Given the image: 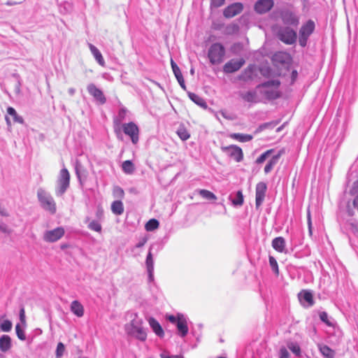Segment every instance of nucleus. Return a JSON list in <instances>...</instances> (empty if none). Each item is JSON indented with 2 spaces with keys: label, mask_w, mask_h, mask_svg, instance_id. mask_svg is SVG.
I'll return each instance as SVG.
<instances>
[{
  "label": "nucleus",
  "mask_w": 358,
  "mask_h": 358,
  "mask_svg": "<svg viewBox=\"0 0 358 358\" xmlns=\"http://www.w3.org/2000/svg\"><path fill=\"white\" fill-rule=\"evenodd\" d=\"M130 317L131 322L125 327L127 334L141 342L145 341L147 329L143 326V320L136 313H131Z\"/></svg>",
  "instance_id": "obj_1"
},
{
  "label": "nucleus",
  "mask_w": 358,
  "mask_h": 358,
  "mask_svg": "<svg viewBox=\"0 0 358 358\" xmlns=\"http://www.w3.org/2000/svg\"><path fill=\"white\" fill-rule=\"evenodd\" d=\"M222 151L228 157L234 159L236 162H240L243 159V152L242 149L236 145H230L229 146H222Z\"/></svg>",
  "instance_id": "obj_7"
},
{
  "label": "nucleus",
  "mask_w": 358,
  "mask_h": 358,
  "mask_svg": "<svg viewBox=\"0 0 358 358\" xmlns=\"http://www.w3.org/2000/svg\"><path fill=\"white\" fill-rule=\"evenodd\" d=\"M309 37L299 35V42L301 46L305 47L307 44V41Z\"/></svg>",
  "instance_id": "obj_53"
},
{
  "label": "nucleus",
  "mask_w": 358,
  "mask_h": 358,
  "mask_svg": "<svg viewBox=\"0 0 358 358\" xmlns=\"http://www.w3.org/2000/svg\"><path fill=\"white\" fill-rule=\"evenodd\" d=\"M87 90L89 94L100 104H104L106 102V98L105 97L103 92L96 87L94 84H89L87 87Z\"/></svg>",
  "instance_id": "obj_13"
},
{
  "label": "nucleus",
  "mask_w": 358,
  "mask_h": 358,
  "mask_svg": "<svg viewBox=\"0 0 358 358\" xmlns=\"http://www.w3.org/2000/svg\"><path fill=\"white\" fill-rule=\"evenodd\" d=\"M148 321L150 327L157 336L162 338L164 336V331L157 320L154 317H149Z\"/></svg>",
  "instance_id": "obj_20"
},
{
  "label": "nucleus",
  "mask_w": 358,
  "mask_h": 358,
  "mask_svg": "<svg viewBox=\"0 0 358 358\" xmlns=\"http://www.w3.org/2000/svg\"><path fill=\"white\" fill-rule=\"evenodd\" d=\"M280 82L278 80H271L257 86V89H263L262 93L268 99H275L280 96L278 91Z\"/></svg>",
  "instance_id": "obj_4"
},
{
  "label": "nucleus",
  "mask_w": 358,
  "mask_h": 358,
  "mask_svg": "<svg viewBox=\"0 0 358 358\" xmlns=\"http://www.w3.org/2000/svg\"><path fill=\"white\" fill-rule=\"evenodd\" d=\"M20 320L22 323H25V313L24 308H22L20 311Z\"/></svg>",
  "instance_id": "obj_55"
},
{
  "label": "nucleus",
  "mask_w": 358,
  "mask_h": 358,
  "mask_svg": "<svg viewBox=\"0 0 358 358\" xmlns=\"http://www.w3.org/2000/svg\"><path fill=\"white\" fill-rule=\"evenodd\" d=\"M243 9L241 3H234L228 6L223 11V15L227 18H231L239 14Z\"/></svg>",
  "instance_id": "obj_14"
},
{
  "label": "nucleus",
  "mask_w": 358,
  "mask_h": 358,
  "mask_svg": "<svg viewBox=\"0 0 358 358\" xmlns=\"http://www.w3.org/2000/svg\"><path fill=\"white\" fill-rule=\"evenodd\" d=\"M37 198L41 206L51 214H55L57 210L56 203L51 194L43 188L37 190Z\"/></svg>",
  "instance_id": "obj_3"
},
{
  "label": "nucleus",
  "mask_w": 358,
  "mask_h": 358,
  "mask_svg": "<svg viewBox=\"0 0 358 358\" xmlns=\"http://www.w3.org/2000/svg\"><path fill=\"white\" fill-rule=\"evenodd\" d=\"M65 347L62 343H59L56 349V356L57 358H60L64 352Z\"/></svg>",
  "instance_id": "obj_49"
},
{
  "label": "nucleus",
  "mask_w": 358,
  "mask_h": 358,
  "mask_svg": "<svg viewBox=\"0 0 358 358\" xmlns=\"http://www.w3.org/2000/svg\"><path fill=\"white\" fill-rule=\"evenodd\" d=\"M267 189L266 184L264 182H258L255 189V205L256 208L262 206L266 195Z\"/></svg>",
  "instance_id": "obj_12"
},
{
  "label": "nucleus",
  "mask_w": 358,
  "mask_h": 358,
  "mask_svg": "<svg viewBox=\"0 0 358 358\" xmlns=\"http://www.w3.org/2000/svg\"><path fill=\"white\" fill-rule=\"evenodd\" d=\"M319 316H320V319L321 320V321L323 322L324 323H325L327 326H329V327L334 326V323L330 321V320L329 318V315L327 312L322 311V312L320 313Z\"/></svg>",
  "instance_id": "obj_41"
},
{
  "label": "nucleus",
  "mask_w": 358,
  "mask_h": 358,
  "mask_svg": "<svg viewBox=\"0 0 358 358\" xmlns=\"http://www.w3.org/2000/svg\"><path fill=\"white\" fill-rule=\"evenodd\" d=\"M239 95L245 101L249 103H256L257 101V94L255 90L245 92H242L239 93Z\"/></svg>",
  "instance_id": "obj_24"
},
{
  "label": "nucleus",
  "mask_w": 358,
  "mask_h": 358,
  "mask_svg": "<svg viewBox=\"0 0 358 358\" xmlns=\"http://www.w3.org/2000/svg\"><path fill=\"white\" fill-rule=\"evenodd\" d=\"M112 212L117 215H120L124 212V206L121 201H115L111 204Z\"/></svg>",
  "instance_id": "obj_33"
},
{
  "label": "nucleus",
  "mask_w": 358,
  "mask_h": 358,
  "mask_svg": "<svg viewBox=\"0 0 358 358\" xmlns=\"http://www.w3.org/2000/svg\"><path fill=\"white\" fill-rule=\"evenodd\" d=\"M68 92L71 96H73L76 92V90L73 87H71L68 90Z\"/></svg>",
  "instance_id": "obj_58"
},
{
  "label": "nucleus",
  "mask_w": 358,
  "mask_h": 358,
  "mask_svg": "<svg viewBox=\"0 0 358 358\" xmlns=\"http://www.w3.org/2000/svg\"><path fill=\"white\" fill-rule=\"evenodd\" d=\"M71 310L77 317H80L84 315L83 306L78 301H73L71 304Z\"/></svg>",
  "instance_id": "obj_25"
},
{
  "label": "nucleus",
  "mask_w": 358,
  "mask_h": 358,
  "mask_svg": "<svg viewBox=\"0 0 358 358\" xmlns=\"http://www.w3.org/2000/svg\"><path fill=\"white\" fill-rule=\"evenodd\" d=\"M282 20L285 24L296 26L299 24V18L292 13H285L282 16Z\"/></svg>",
  "instance_id": "obj_29"
},
{
  "label": "nucleus",
  "mask_w": 358,
  "mask_h": 358,
  "mask_svg": "<svg viewBox=\"0 0 358 358\" xmlns=\"http://www.w3.org/2000/svg\"><path fill=\"white\" fill-rule=\"evenodd\" d=\"M285 238L281 236L276 237L272 241V247L279 252H285Z\"/></svg>",
  "instance_id": "obj_23"
},
{
  "label": "nucleus",
  "mask_w": 358,
  "mask_h": 358,
  "mask_svg": "<svg viewBox=\"0 0 358 358\" xmlns=\"http://www.w3.org/2000/svg\"><path fill=\"white\" fill-rule=\"evenodd\" d=\"M177 134L183 141H187L190 137L189 133L184 127H180L178 129Z\"/></svg>",
  "instance_id": "obj_39"
},
{
  "label": "nucleus",
  "mask_w": 358,
  "mask_h": 358,
  "mask_svg": "<svg viewBox=\"0 0 358 358\" xmlns=\"http://www.w3.org/2000/svg\"><path fill=\"white\" fill-rule=\"evenodd\" d=\"M245 63L243 58L232 59L223 66V71L226 73H231L238 71Z\"/></svg>",
  "instance_id": "obj_11"
},
{
  "label": "nucleus",
  "mask_w": 358,
  "mask_h": 358,
  "mask_svg": "<svg viewBox=\"0 0 358 358\" xmlns=\"http://www.w3.org/2000/svg\"><path fill=\"white\" fill-rule=\"evenodd\" d=\"M255 72V66L253 65H250L248 66L239 76V80L243 81H248L253 78Z\"/></svg>",
  "instance_id": "obj_26"
},
{
  "label": "nucleus",
  "mask_w": 358,
  "mask_h": 358,
  "mask_svg": "<svg viewBox=\"0 0 358 358\" xmlns=\"http://www.w3.org/2000/svg\"><path fill=\"white\" fill-rule=\"evenodd\" d=\"M225 0H211L210 5L213 7L218 8L222 6Z\"/></svg>",
  "instance_id": "obj_52"
},
{
  "label": "nucleus",
  "mask_w": 358,
  "mask_h": 358,
  "mask_svg": "<svg viewBox=\"0 0 358 358\" xmlns=\"http://www.w3.org/2000/svg\"><path fill=\"white\" fill-rule=\"evenodd\" d=\"M287 346L293 354H294L297 357H301V350L299 345L297 343L293 341H288L287 343Z\"/></svg>",
  "instance_id": "obj_34"
},
{
  "label": "nucleus",
  "mask_w": 358,
  "mask_h": 358,
  "mask_svg": "<svg viewBox=\"0 0 358 358\" xmlns=\"http://www.w3.org/2000/svg\"><path fill=\"white\" fill-rule=\"evenodd\" d=\"M269 264H270L272 271L276 275H278L279 269H278V262H277L276 259L272 256H269Z\"/></svg>",
  "instance_id": "obj_45"
},
{
  "label": "nucleus",
  "mask_w": 358,
  "mask_h": 358,
  "mask_svg": "<svg viewBox=\"0 0 358 358\" xmlns=\"http://www.w3.org/2000/svg\"><path fill=\"white\" fill-rule=\"evenodd\" d=\"M315 22L309 20L300 29L299 35L309 37L315 30Z\"/></svg>",
  "instance_id": "obj_19"
},
{
  "label": "nucleus",
  "mask_w": 358,
  "mask_h": 358,
  "mask_svg": "<svg viewBox=\"0 0 358 358\" xmlns=\"http://www.w3.org/2000/svg\"><path fill=\"white\" fill-rule=\"evenodd\" d=\"M229 137L238 141L240 142H248L252 139V136L250 134H239V133H233L229 135Z\"/></svg>",
  "instance_id": "obj_31"
},
{
  "label": "nucleus",
  "mask_w": 358,
  "mask_h": 358,
  "mask_svg": "<svg viewBox=\"0 0 358 358\" xmlns=\"http://www.w3.org/2000/svg\"><path fill=\"white\" fill-rule=\"evenodd\" d=\"M70 185V173L69 171L64 167L59 171L58 178L56 182L55 194L57 196H62L68 189Z\"/></svg>",
  "instance_id": "obj_6"
},
{
  "label": "nucleus",
  "mask_w": 358,
  "mask_h": 358,
  "mask_svg": "<svg viewBox=\"0 0 358 358\" xmlns=\"http://www.w3.org/2000/svg\"><path fill=\"white\" fill-rule=\"evenodd\" d=\"M188 96L196 105L199 106L200 107H201L204 109L207 108L208 105H207L206 102L202 97H201L198 94L192 93V92H189Z\"/></svg>",
  "instance_id": "obj_28"
},
{
  "label": "nucleus",
  "mask_w": 358,
  "mask_h": 358,
  "mask_svg": "<svg viewBox=\"0 0 358 358\" xmlns=\"http://www.w3.org/2000/svg\"><path fill=\"white\" fill-rule=\"evenodd\" d=\"M284 153V150H280L278 154L273 156L272 158L268 162L266 165L264 167V173L266 174L270 173L271 170L273 169V167L277 164V163L279 161V159L282 156V155Z\"/></svg>",
  "instance_id": "obj_21"
},
{
  "label": "nucleus",
  "mask_w": 358,
  "mask_h": 358,
  "mask_svg": "<svg viewBox=\"0 0 358 358\" xmlns=\"http://www.w3.org/2000/svg\"><path fill=\"white\" fill-rule=\"evenodd\" d=\"M171 65L174 73L176 78L177 79L180 86L183 89L186 90V85L185 84V80L182 76V74L180 71V69L178 66V65L173 62V59L171 60Z\"/></svg>",
  "instance_id": "obj_18"
},
{
  "label": "nucleus",
  "mask_w": 358,
  "mask_h": 358,
  "mask_svg": "<svg viewBox=\"0 0 358 358\" xmlns=\"http://www.w3.org/2000/svg\"><path fill=\"white\" fill-rule=\"evenodd\" d=\"M199 194L207 200H216L217 196L211 192L206 189H199Z\"/></svg>",
  "instance_id": "obj_40"
},
{
  "label": "nucleus",
  "mask_w": 358,
  "mask_h": 358,
  "mask_svg": "<svg viewBox=\"0 0 358 358\" xmlns=\"http://www.w3.org/2000/svg\"><path fill=\"white\" fill-rule=\"evenodd\" d=\"M145 266L148 273V278L150 281H152L154 279V260L150 249L145 259Z\"/></svg>",
  "instance_id": "obj_17"
},
{
  "label": "nucleus",
  "mask_w": 358,
  "mask_h": 358,
  "mask_svg": "<svg viewBox=\"0 0 358 358\" xmlns=\"http://www.w3.org/2000/svg\"><path fill=\"white\" fill-rule=\"evenodd\" d=\"M127 112V109L124 106L120 108L117 115L114 118V124L115 127L121 124L122 121L125 119Z\"/></svg>",
  "instance_id": "obj_30"
},
{
  "label": "nucleus",
  "mask_w": 358,
  "mask_h": 358,
  "mask_svg": "<svg viewBox=\"0 0 358 358\" xmlns=\"http://www.w3.org/2000/svg\"><path fill=\"white\" fill-rule=\"evenodd\" d=\"M15 331L17 338L21 341L26 339L25 334L24 330L21 328L20 325L17 324L15 327Z\"/></svg>",
  "instance_id": "obj_47"
},
{
  "label": "nucleus",
  "mask_w": 358,
  "mask_h": 358,
  "mask_svg": "<svg viewBox=\"0 0 358 358\" xmlns=\"http://www.w3.org/2000/svg\"><path fill=\"white\" fill-rule=\"evenodd\" d=\"M79 167H80V164H78V162H77L75 169H76V173L78 176V177H79Z\"/></svg>",
  "instance_id": "obj_59"
},
{
  "label": "nucleus",
  "mask_w": 358,
  "mask_h": 358,
  "mask_svg": "<svg viewBox=\"0 0 358 358\" xmlns=\"http://www.w3.org/2000/svg\"><path fill=\"white\" fill-rule=\"evenodd\" d=\"M88 46L91 51V53L92 54L98 64L101 66H104L106 62L99 49L91 43H89Z\"/></svg>",
  "instance_id": "obj_22"
},
{
  "label": "nucleus",
  "mask_w": 358,
  "mask_h": 358,
  "mask_svg": "<svg viewBox=\"0 0 358 358\" xmlns=\"http://www.w3.org/2000/svg\"><path fill=\"white\" fill-rule=\"evenodd\" d=\"M307 219H308V226L309 233H310V234H312V222H311L310 213L309 210L308 211Z\"/></svg>",
  "instance_id": "obj_54"
},
{
  "label": "nucleus",
  "mask_w": 358,
  "mask_h": 358,
  "mask_svg": "<svg viewBox=\"0 0 358 358\" xmlns=\"http://www.w3.org/2000/svg\"><path fill=\"white\" fill-rule=\"evenodd\" d=\"M12 322L10 320H6L1 324V330L3 332H8L12 329Z\"/></svg>",
  "instance_id": "obj_46"
},
{
  "label": "nucleus",
  "mask_w": 358,
  "mask_h": 358,
  "mask_svg": "<svg viewBox=\"0 0 358 358\" xmlns=\"http://www.w3.org/2000/svg\"><path fill=\"white\" fill-rule=\"evenodd\" d=\"M113 194L115 198L122 199L124 196V192L123 189L119 186H115L113 188Z\"/></svg>",
  "instance_id": "obj_42"
},
{
  "label": "nucleus",
  "mask_w": 358,
  "mask_h": 358,
  "mask_svg": "<svg viewBox=\"0 0 358 358\" xmlns=\"http://www.w3.org/2000/svg\"><path fill=\"white\" fill-rule=\"evenodd\" d=\"M278 36L279 39L283 43L292 45L296 40V33L290 27H282L278 31Z\"/></svg>",
  "instance_id": "obj_8"
},
{
  "label": "nucleus",
  "mask_w": 358,
  "mask_h": 358,
  "mask_svg": "<svg viewBox=\"0 0 358 358\" xmlns=\"http://www.w3.org/2000/svg\"><path fill=\"white\" fill-rule=\"evenodd\" d=\"M148 241V236H144L143 237H141L138 241V243H136V245L134 247V248L132 249V252H135V250L137 249V248H142L145 245V244L147 243V241Z\"/></svg>",
  "instance_id": "obj_48"
},
{
  "label": "nucleus",
  "mask_w": 358,
  "mask_h": 358,
  "mask_svg": "<svg viewBox=\"0 0 358 358\" xmlns=\"http://www.w3.org/2000/svg\"><path fill=\"white\" fill-rule=\"evenodd\" d=\"M7 113L8 114H9L10 115H11L13 118V121L15 122H17V123H20V124H23L24 123V119L22 116H20L17 115L16 110H15L14 108L13 107H8L7 108Z\"/></svg>",
  "instance_id": "obj_36"
},
{
  "label": "nucleus",
  "mask_w": 358,
  "mask_h": 358,
  "mask_svg": "<svg viewBox=\"0 0 358 358\" xmlns=\"http://www.w3.org/2000/svg\"><path fill=\"white\" fill-rule=\"evenodd\" d=\"M273 6V0H258L255 5V10L259 14L269 11Z\"/></svg>",
  "instance_id": "obj_16"
},
{
  "label": "nucleus",
  "mask_w": 358,
  "mask_h": 358,
  "mask_svg": "<svg viewBox=\"0 0 358 358\" xmlns=\"http://www.w3.org/2000/svg\"><path fill=\"white\" fill-rule=\"evenodd\" d=\"M159 226V222L156 219H150L145 225L147 231H152L157 229Z\"/></svg>",
  "instance_id": "obj_38"
},
{
  "label": "nucleus",
  "mask_w": 358,
  "mask_h": 358,
  "mask_svg": "<svg viewBox=\"0 0 358 358\" xmlns=\"http://www.w3.org/2000/svg\"><path fill=\"white\" fill-rule=\"evenodd\" d=\"M124 133L131 138L134 144H136L138 141L139 129L138 126L133 122L124 123L122 125Z\"/></svg>",
  "instance_id": "obj_9"
},
{
  "label": "nucleus",
  "mask_w": 358,
  "mask_h": 358,
  "mask_svg": "<svg viewBox=\"0 0 358 358\" xmlns=\"http://www.w3.org/2000/svg\"><path fill=\"white\" fill-rule=\"evenodd\" d=\"M319 350L324 358H334L335 352L326 345H319Z\"/></svg>",
  "instance_id": "obj_32"
},
{
  "label": "nucleus",
  "mask_w": 358,
  "mask_h": 358,
  "mask_svg": "<svg viewBox=\"0 0 358 358\" xmlns=\"http://www.w3.org/2000/svg\"><path fill=\"white\" fill-rule=\"evenodd\" d=\"M122 169L126 174H132L134 172L135 167L131 160H126L122 164Z\"/></svg>",
  "instance_id": "obj_35"
},
{
  "label": "nucleus",
  "mask_w": 358,
  "mask_h": 358,
  "mask_svg": "<svg viewBox=\"0 0 358 358\" xmlns=\"http://www.w3.org/2000/svg\"><path fill=\"white\" fill-rule=\"evenodd\" d=\"M64 229L59 227L52 230L46 231L43 234V240L49 243L56 242L64 235Z\"/></svg>",
  "instance_id": "obj_10"
},
{
  "label": "nucleus",
  "mask_w": 358,
  "mask_h": 358,
  "mask_svg": "<svg viewBox=\"0 0 358 358\" xmlns=\"http://www.w3.org/2000/svg\"><path fill=\"white\" fill-rule=\"evenodd\" d=\"M0 231L8 234L11 233V230L8 228L7 224L3 222H0Z\"/></svg>",
  "instance_id": "obj_51"
},
{
  "label": "nucleus",
  "mask_w": 358,
  "mask_h": 358,
  "mask_svg": "<svg viewBox=\"0 0 358 358\" xmlns=\"http://www.w3.org/2000/svg\"><path fill=\"white\" fill-rule=\"evenodd\" d=\"M300 303L303 307H311L314 304L313 296L311 292L308 290H302L298 294Z\"/></svg>",
  "instance_id": "obj_15"
},
{
  "label": "nucleus",
  "mask_w": 358,
  "mask_h": 358,
  "mask_svg": "<svg viewBox=\"0 0 358 358\" xmlns=\"http://www.w3.org/2000/svg\"><path fill=\"white\" fill-rule=\"evenodd\" d=\"M218 358H224V357H218Z\"/></svg>",
  "instance_id": "obj_64"
},
{
  "label": "nucleus",
  "mask_w": 358,
  "mask_h": 358,
  "mask_svg": "<svg viewBox=\"0 0 358 358\" xmlns=\"http://www.w3.org/2000/svg\"><path fill=\"white\" fill-rule=\"evenodd\" d=\"M166 318L171 324L176 325L178 335L180 338H185L187 335L189 318L187 315L178 313L176 315H166Z\"/></svg>",
  "instance_id": "obj_2"
},
{
  "label": "nucleus",
  "mask_w": 358,
  "mask_h": 358,
  "mask_svg": "<svg viewBox=\"0 0 358 358\" xmlns=\"http://www.w3.org/2000/svg\"><path fill=\"white\" fill-rule=\"evenodd\" d=\"M6 120L7 124H10L9 119L8 117H6Z\"/></svg>",
  "instance_id": "obj_62"
},
{
  "label": "nucleus",
  "mask_w": 358,
  "mask_h": 358,
  "mask_svg": "<svg viewBox=\"0 0 358 358\" xmlns=\"http://www.w3.org/2000/svg\"><path fill=\"white\" fill-rule=\"evenodd\" d=\"M290 355L285 347H281L279 350V358H289Z\"/></svg>",
  "instance_id": "obj_50"
},
{
  "label": "nucleus",
  "mask_w": 358,
  "mask_h": 358,
  "mask_svg": "<svg viewBox=\"0 0 358 358\" xmlns=\"http://www.w3.org/2000/svg\"><path fill=\"white\" fill-rule=\"evenodd\" d=\"M273 152V150H268L264 153H262L256 160L257 164H262L266 161V159L270 156V155Z\"/></svg>",
  "instance_id": "obj_44"
},
{
  "label": "nucleus",
  "mask_w": 358,
  "mask_h": 358,
  "mask_svg": "<svg viewBox=\"0 0 358 358\" xmlns=\"http://www.w3.org/2000/svg\"><path fill=\"white\" fill-rule=\"evenodd\" d=\"M243 195L241 190L238 191L231 199V202L234 206H241L243 203Z\"/></svg>",
  "instance_id": "obj_37"
},
{
  "label": "nucleus",
  "mask_w": 358,
  "mask_h": 358,
  "mask_svg": "<svg viewBox=\"0 0 358 358\" xmlns=\"http://www.w3.org/2000/svg\"><path fill=\"white\" fill-rule=\"evenodd\" d=\"M88 228L90 230L96 231V232H101V224L96 221V220H92L88 224Z\"/></svg>",
  "instance_id": "obj_43"
},
{
  "label": "nucleus",
  "mask_w": 358,
  "mask_h": 358,
  "mask_svg": "<svg viewBox=\"0 0 358 358\" xmlns=\"http://www.w3.org/2000/svg\"><path fill=\"white\" fill-rule=\"evenodd\" d=\"M191 73H194V70L193 69H191Z\"/></svg>",
  "instance_id": "obj_63"
},
{
  "label": "nucleus",
  "mask_w": 358,
  "mask_h": 358,
  "mask_svg": "<svg viewBox=\"0 0 358 358\" xmlns=\"http://www.w3.org/2000/svg\"><path fill=\"white\" fill-rule=\"evenodd\" d=\"M0 215L2 216H8V213L6 212V208L4 207H3L1 204H0Z\"/></svg>",
  "instance_id": "obj_56"
},
{
  "label": "nucleus",
  "mask_w": 358,
  "mask_h": 358,
  "mask_svg": "<svg viewBox=\"0 0 358 358\" xmlns=\"http://www.w3.org/2000/svg\"><path fill=\"white\" fill-rule=\"evenodd\" d=\"M292 76L293 78H295L297 76V72L296 71H293Z\"/></svg>",
  "instance_id": "obj_60"
},
{
  "label": "nucleus",
  "mask_w": 358,
  "mask_h": 358,
  "mask_svg": "<svg viewBox=\"0 0 358 358\" xmlns=\"http://www.w3.org/2000/svg\"><path fill=\"white\" fill-rule=\"evenodd\" d=\"M175 358H184L181 355H175Z\"/></svg>",
  "instance_id": "obj_61"
},
{
  "label": "nucleus",
  "mask_w": 358,
  "mask_h": 358,
  "mask_svg": "<svg viewBox=\"0 0 358 358\" xmlns=\"http://www.w3.org/2000/svg\"><path fill=\"white\" fill-rule=\"evenodd\" d=\"M225 53V48L221 43H213L208 50V57L210 64L213 65L221 64L224 61Z\"/></svg>",
  "instance_id": "obj_5"
},
{
  "label": "nucleus",
  "mask_w": 358,
  "mask_h": 358,
  "mask_svg": "<svg viewBox=\"0 0 358 358\" xmlns=\"http://www.w3.org/2000/svg\"><path fill=\"white\" fill-rule=\"evenodd\" d=\"M161 358H175V355H169L166 352H163L160 355Z\"/></svg>",
  "instance_id": "obj_57"
},
{
  "label": "nucleus",
  "mask_w": 358,
  "mask_h": 358,
  "mask_svg": "<svg viewBox=\"0 0 358 358\" xmlns=\"http://www.w3.org/2000/svg\"><path fill=\"white\" fill-rule=\"evenodd\" d=\"M11 348V339L8 335H3L0 338V350L6 352Z\"/></svg>",
  "instance_id": "obj_27"
}]
</instances>
